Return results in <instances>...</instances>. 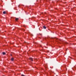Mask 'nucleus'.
Listing matches in <instances>:
<instances>
[{
  "label": "nucleus",
  "instance_id": "7ed1b4c3",
  "mask_svg": "<svg viewBox=\"0 0 76 76\" xmlns=\"http://www.w3.org/2000/svg\"><path fill=\"white\" fill-rule=\"evenodd\" d=\"M2 54H3V55H5V54H6V53L5 52H3Z\"/></svg>",
  "mask_w": 76,
  "mask_h": 76
},
{
  "label": "nucleus",
  "instance_id": "39448f33",
  "mask_svg": "<svg viewBox=\"0 0 76 76\" xmlns=\"http://www.w3.org/2000/svg\"><path fill=\"white\" fill-rule=\"evenodd\" d=\"M11 60L12 61H13V60H14V58H12Z\"/></svg>",
  "mask_w": 76,
  "mask_h": 76
},
{
  "label": "nucleus",
  "instance_id": "f257e3e1",
  "mask_svg": "<svg viewBox=\"0 0 76 76\" xmlns=\"http://www.w3.org/2000/svg\"><path fill=\"white\" fill-rule=\"evenodd\" d=\"M3 14H6V11H4L3 12Z\"/></svg>",
  "mask_w": 76,
  "mask_h": 76
},
{
  "label": "nucleus",
  "instance_id": "423d86ee",
  "mask_svg": "<svg viewBox=\"0 0 76 76\" xmlns=\"http://www.w3.org/2000/svg\"><path fill=\"white\" fill-rule=\"evenodd\" d=\"M43 28H44V29H46V27H45V26H44Z\"/></svg>",
  "mask_w": 76,
  "mask_h": 76
},
{
  "label": "nucleus",
  "instance_id": "f03ea898",
  "mask_svg": "<svg viewBox=\"0 0 76 76\" xmlns=\"http://www.w3.org/2000/svg\"><path fill=\"white\" fill-rule=\"evenodd\" d=\"M30 60H31V61H33V59H32V58H30Z\"/></svg>",
  "mask_w": 76,
  "mask_h": 76
},
{
  "label": "nucleus",
  "instance_id": "0eeeda50",
  "mask_svg": "<svg viewBox=\"0 0 76 76\" xmlns=\"http://www.w3.org/2000/svg\"><path fill=\"white\" fill-rule=\"evenodd\" d=\"M11 56H12V54L11 55Z\"/></svg>",
  "mask_w": 76,
  "mask_h": 76
},
{
  "label": "nucleus",
  "instance_id": "20e7f679",
  "mask_svg": "<svg viewBox=\"0 0 76 76\" xmlns=\"http://www.w3.org/2000/svg\"><path fill=\"white\" fill-rule=\"evenodd\" d=\"M19 20V18H16L15 19V20H16V21H17V20Z\"/></svg>",
  "mask_w": 76,
  "mask_h": 76
}]
</instances>
